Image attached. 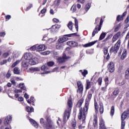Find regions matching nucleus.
Wrapping results in <instances>:
<instances>
[{"mask_svg": "<svg viewBox=\"0 0 129 129\" xmlns=\"http://www.w3.org/2000/svg\"><path fill=\"white\" fill-rule=\"evenodd\" d=\"M70 56H67L66 54L64 53L62 54V58L64 59V60H67V59H70Z\"/></svg>", "mask_w": 129, "mask_h": 129, "instance_id": "72a5a7b5", "label": "nucleus"}, {"mask_svg": "<svg viewBox=\"0 0 129 129\" xmlns=\"http://www.w3.org/2000/svg\"><path fill=\"white\" fill-rule=\"evenodd\" d=\"M90 82H88V81H87V86H86V89H89L90 88Z\"/></svg>", "mask_w": 129, "mask_h": 129, "instance_id": "58836bf2", "label": "nucleus"}, {"mask_svg": "<svg viewBox=\"0 0 129 129\" xmlns=\"http://www.w3.org/2000/svg\"><path fill=\"white\" fill-rule=\"evenodd\" d=\"M24 97L26 99H28V98H29V95L26 93L24 94Z\"/></svg>", "mask_w": 129, "mask_h": 129, "instance_id": "338daca9", "label": "nucleus"}, {"mask_svg": "<svg viewBox=\"0 0 129 129\" xmlns=\"http://www.w3.org/2000/svg\"><path fill=\"white\" fill-rule=\"evenodd\" d=\"M123 20V19L122 18V16H121V17H120V15H118V16L117 17V21L118 22H119V21H121V20Z\"/></svg>", "mask_w": 129, "mask_h": 129, "instance_id": "ea45409f", "label": "nucleus"}, {"mask_svg": "<svg viewBox=\"0 0 129 129\" xmlns=\"http://www.w3.org/2000/svg\"><path fill=\"white\" fill-rule=\"evenodd\" d=\"M89 105V103L87 100L86 101L85 107L82 109V108L80 109V113L78 115L79 119H83V122H84L85 120V117L86 115V112L88 110V106Z\"/></svg>", "mask_w": 129, "mask_h": 129, "instance_id": "f257e3e1", "label": "nucleus"}, {"mask_svg": "<svg viewBox=\"0 0 129 129\" xmlns=\"http://www.w3.org/2000/svg\"><path fill=\"white\" fill-rule=\"evenodd\" d=\"M108 70L109 72L112 73L114 71V64L113 62H110L109 64L108 65Z\"/></svg>", "mask_w": 129, "mask_h": 129, "instance_id": "423d86ee", "label": "nucleus"}, {"mask_svg": "<svg viewBox=\"0 0 129 129\" xmlns=\"http://www.w3.org/2000/svg\"><path fill=\"white\" fill-rule=\"evenodd\" d=\"M68 104L69 105V108H68L65 110L63 113V121L64 123H66V121H67L66 117H67V119H69V117H70V113L71 112V107H72V101H71V100H69L68 101Z\"/></svg>", "mask_w": 129, "mask_h": 129, "instance_id": "f03ea898", "label": "nucleus"}, {"mask_svg": "<svg viewBox=\"0 0 129 129\" xmlns=\"http://www.w3.org/2000/svg\"><path fill=\"white\" fill-rule=\"evenodd\" d=\"M77 84L80 93H82L83 91V85H82V84L80 82H78Z\"/></svg>", "mask_w": 129, "mask_h": 129, "instance_id": "f8f14e48", "label": "nucleus"}, {"mask_svg": "<svg viewBox=\"0 0 129 129\" xmlns=\"http://www.w3.org/2000/svg\"><path fill=\"white\" fill-rule=\"evenodd\" d=\"M125 79H129V68H128L125 73Z\"/></svg>", "mask_w": 129, "mask_h": 129, "instance_id": "412c9836", "label": "nucleus"}, {"mask_svg": "<svg viewBox=\"0 0 129 129\" xmlns=\"http://www.w3.org/2000/svg\"><path fill=\"white\" fill-rule=\"evenodd\" d=\"M46 9H42L41 11V14H45V13H46Z\"/></svg>", "mask_w": 129, "mask_h": 129, "instance_id": "69168bd1", "label": "nucleus"}, {"mask_svg": "<svg viewBox=\"0 0 129 129\" xmlns=\"http://www.w3.org/2000/svg\"><path fill=\"white\" fill-rule=\"evenodd\" d=\"M30 121L32 123L33 125L35 126V127H38V123H37V122L35 120H33L32 119H30Z\"/></svg>", "mask_w": 129, "mask_h": 129, "instance_id": "f3484780", "label": "nucleus"}, {"mask_svg": "<svg viewBox=\"0 0 129 129\" xmlns=\"http://www.w3.org/2000/svg\"><path fill=\"white\" fill-rule=\"evenodd\" d=\"M121 27V24H119L114 29V32H117L119 30V28Z\"/></svg>", "mask_w": 129, "mask_h": 129, "instance_id": "c756f323", "label": "nucleus"}, {"mask_svg": "<svg viewBox=\"0 0 129 129\" xmlns=\"http://www.w3.org/2000/svg\"><path fill=\"white\" fill-rule=\"evenodd\" d=\"M14 72L15 74H20V70H19V68H15L14 69Z\"/></svg>", "mask_w": 129, "mask_h": 129, "instance_id": "4be33fe9", "label": "nucleus"}, {"mask_svg": "<svg viewBox=\"0 0 129 129\" xmlns=\"http://www.w3.org/2000/svg\"><path fill=\"white\" fill-rule=\"evenodd\" d=\"M95 108L96 110V112H98V106H97V104L96 103H95Z\"/></svg>", "mask_w": 129, "mask_h": 129, "instance_id": "603ef678", "label": "nucleus"}, {"mask_svg": "<svg viewBox=\"0 0 129 129\" xmlns=\"http://www.w3.org/2000/svg\"><path fill=\"white\" fill-rule=\"evenodd\" d=\"M46 121L47 123L45 125L44 119L42 118L40 119V123H41L44 127H46L47 129H54L53 125H52V122L51 121V120H50V118H47Z\"/></svg>", "mask_w": 129, "mask_h": 129, "instance_id": "7ed1b4c3", "label": "nucleus"}, {"mask_svg": "<svg viewBox=\"0 0 129 129\" xmlns=\"http://www.w3.org/2000/svg\"><path fill=\"white\" fill-rule=\"evenodd\" d=\"M30 71H32L33 72H36V71H40V68H30L29 69Z\"/></svg>", "mask_w": 129, "mask_h": 129, "instance_id": "a211bd4d", "label": "nucleus"}, {"mask_svg": "<svg viewBox=\"0 0 129 129\" xmlns=\"http://www.w3.org/2000/svg\"><path fill=\"white\" fill-rule=\"evenodd\" d=\"M114 113V106H112L111 108L110 114L112 116Z\"/></svg>", "mask_w": 129, "mask_h": 129, "instance_id": "2f4dec72", "label": "nucleus"}, {"mask_svg": "<svg viewBox=\"0 0 129 129\" xmlns=\"http://www.w3.org/2000/svg\"><path fill=\"white\" fill-rule=\"evenodd\" d=\"M120 47V39H119L117 43L115 44L114 46H112L110 49V52H113L114 54H116Z\"/></svg>", "mask_w": 129, "mask_h": 129, "instance_id": "39448f33", "label": "nucleus"}, {"mask_svg": "<svg viewBox=\"0 0 129 129\" xmlns=\"http://www.w3.org/2000/svg\"><path fill=\"white\" fill-rule=\"evenodd\" d=\"M84 99L83 98L81 99L77 103L76 105L77 107H81V105H82V103H83Z\"/></svg>", "mask_w": 129, "mask_h": 129, "instance_id": "4468645a", "label": "nucleus"}, {"mask_svg": "<svg viewBox=\"0 0 129 129\" xmlns=\"http://www.w3.org/2000/svg\"><path fill=\"white\" fill-rule=\"evenodd\" d=\"M104 110V108H103V105H101L99 109V112L100 114H102V113H103Z\"/></svg>", "mask_w": 129, "mask_h": 129, "instance_id": "a878e982", "label": "nucleus"}, {"mask_svg": "<svg viewBox=\"0 0 129 129\" xmlns=\"http://www.w3.org/2000/svg\"><path fill=\"white\" fill-rule=\"evenodd\" d=\"M29 66V63L26 61H23L22 64V67L24 68H28V67Z\"/></svg>", "mask_w": 129, "mask_h": 129, "instance_id": "aec40b11", "label": "nucleus"}, {"mask_svg": "<svg viewBox=\"0 0 129 129\" xmlns=\"http://www.w3.org/2000/svg\"><path fill=\"white\" fill-rule=\"evenodd\" d=\"M129 117V108L127 109L126 111H125L122 113L121 118V129L124 128V126L125 125V122H124V119L127 117Z\"/></svg>", "mask_w": 129, "mask_h": 129, "instance_id": "20e7f679", "label": "nucleus"}, {"mask_svg": "<svg viewBox=\"0 0 129 129\" xmlns=\"http://www.w3.org/2000/svg\"><path fill=\"white\" fill-rule=\"evenodd\" d=\"M29 63L30 65H36V64H38V58L37 57L31 58L29 60Z\"/></svg>", "mask_w": 129, "mask_h": 129, "instance_id": "6e6552de", "label": "nucleus"}, {"mask_svg": "<svg viewBox=\"0 0 129 129\" xmlns=\"http://www.w3.org/2000/svg\"><path fill=\"white\" fill-rule=\"evenodd\" d=\"M24 100V98L22 97H20L18 98L19 101H23Z\"/></svg>", "mask_w": 129, "mask_h": 129, "instance_id": "680f3d73", "label": "nucleus"}, {"mask_svg": "<svg viewBox=\"0 0 129 129\" xmlns=\"http://www.w3.org/2000/svg\"><path fill=\"white\" fill-rule=\"evenodd\" d=\"M26 111H27V112H32L34 111V108H33V107H28L26 108Z\"/></svg>", "mask_w": 129, "mask_h": 129, "instance_id": "b1692460", "label": "nucleus"}, {"mask_svg": "<svg viewBox=\"0 0 129 129\" xmlns=\"http://www.w3.org/2000/svg\"><path fill=\"white\" fill-rule=\"evenodd\" d=\"M128 38H129V31L127 33L125 39V40H127V39H128Z\"/></svg>", "mask_w": 129, "mask_h": 129, "instance_id": "774afa93", "label": "nucleus"}, {"mask_svg": "<svg viewBox=\"0 0 129 129\" xmlns=\"http://www.w3.org/2000/svg\"><path fill=\"white\" fill-rule=\"evenodd\" d=\"M103 51L104 55H107V53H108V49L107 48H104Z\"/></svg>", "mask_w": 129, "mask_h": 129, "instance_id": "37998d69", "label": "nucleus"}, {"mask_svg": "<svg viewBox=\"0 0 129 129\" xmlns=\"http://www.w3.org/2000/svg\"><path fill=\"white\" fill-rule=\"evenodd\" d=\"M47 69H48V67H47L45 66H42L41 68V70L42 71L47 70Z\"/></svg>", "mask_w": 129, "mask_h": 129, "instance_id": "c03bdc74", "label": "nucleus"}, {"mask_svg": "<svg viewBox=\"0 0 129 129\" xmlns=\"http://www.w3.org/2000/svg\"><path fill=\"white\" fill-rule=\"evenodd\" d=\"M58 61L60 64H62V63H64L65 62V59L63 58V57H58Z\"/></svg>", "mask_w": 129, "mask_h": 129, "instance_id": "5701e85b", "label": "nucleus"}, {"mask_svg": "<svg viewBox=\"0 0 129 129\" xmlns=\"http://www.w3.org/2000/svg\"><path fill=\"white\" fill-rule=\"evenodd\" d=\"M68 27L70 30H72V27H73V24L72 22H70L68 24Z\"/></svg>", "mask_w": 129, "mask_h": 129, "instance_id": "c85d7f7f", "label": "nucleus"}, {"mask_svg": "<svg viewBox=\"0 0 129 129\" xmlns=\"http://www.w3.org/2000/svg\"><path fill=\"white\" fill-rule=\"evenodd\" d=\"M94 126L96 127V126H97V120L96 119H95L94 122H93Z\"/></svg>", "mask_w": 129, "mask_h": 129, "instance_id": "8fccbe9b", "label": "nucleus"}, {"mask_svg": "<svg viewBox=\"0 0 129 129\" xmlns=\"http://www.w3.org/2000/svg\"><path fill=\"white\" fill-rule=\"evenodd\" d=\"M106 35V34H105V33H102L100 36L99 40H103L105 37Z\"/></svg>", "mask_w": 129, "mask_h": 129, "instance_id": "7c9ffc66", "label": "nucleus"}, {"mask_svg": "<svg viewBox=\"0 0 129 129\" xmlns=\"http://www.w3.org/2000/svg\"><path fill=\"white\" fill-rule=\"evenodd\" d=\"M7 63V60H4L3 61L1 62V65H4V64H6Z\"/></svg>", "mask_w": 129, "mask_h": 129, "instance_id": "4d7b16f0", "label": "nucleus"}, {"mask_svg": "<svg viewBox=\"0 0 129 129\" xmlns=\"http://www.w3.org/2000/svg\"><path fill=\"white\" fill-rule=\"evenodd\" d=\"M120 36V32H118L115 35H114L112 40V43H114V42H115V41H116V40L118 39V37Z\"/></svg>", "mask_w": 129, "mask_h": 129, "instance_id": "9b49d317", "label": "nucleus"}, {"mask_svg": "<svg viewBox=\"0 0 129 129\" xmlns=\"http://www.w3.org/2000/svg\"><path fill=\"white\" fill-rule=\"evenodd\" d=\"M14 92H15V93H22V90H21L15 89V90H14Z\"/></svg>", "mask_w": 129, "mask_h": 129, "instance_id": "de8ad7c7", "label": "nucleus"}, {"mask_svg": "<svg viewBox=\"0 0 129 129\" xmlns=\"http://www.w3.org/2000/svg\"><path fill=\"white\" fill-rule=\"evenodd\" d=\"M118 93H119V89H118V88H116L113 92V95L116 96Z\"/></svg>", "mask_w": 129, "mask_h": 129, "instance_id": "bb28decb", "label": "nucleus"}, {"mask_svg": "<svg viewBox=\"0 0 129 129\" xmlns=\"http://www.w3.org/2000/svg\"><path fill=\"white\" fill-rule=\"evenodd\" d=\"M105 82L106 85H108V78H107L105 79Z\"/></svg>", "mask_w": 129, "mask_h": 129, "instance_id": "e2e57ef3", "label": "nucleus"}, {"mask_svg": "<svg viewBox=\"0 0 129 129\" xmlns=\"http://www.w3.org/2000/svg\"><path fill=\"white\" fill-rule=\"evenodd\" d=\"M53 21L54 22V23H55L56 24V23H59V20L56 19V18H54L53 19Z\"/></svg>", "mask_w": 129, "mask_h": 129, "instance_id": "5fc2aeb1", "label": "nucleus"}, {"mask_svg": "<svg viewBox=\"0 0 129 129\" xmlns=\"http://www.w3.org/2000/svg\"><path fill=\"white\" fill-rule=\"evenodd\" d=\"M33 58V55L30 53H26L24 54V58L26 60H29V61Z\"/></svg>", "mask_w": 129, "mask_h": 129, "instance_id": "9d476101", "label": "nucleus"}, {"mask_svg": "<svg viewBox=\"0 0 129 129\" xmlns=\"http://www.w3.org/2000/svg\"><path fill=\"white\" fill-rule=\"evenodd\" d=\"M56 49H58V50H60V48H61V44H58L56 45Z\"/></svg>", "mask_w": 129, "mask_h": 129, "instance_id": "864d4df0", "label": "nucleus"}, {"mask_svg": "<svg viewBox=\"0 0 129 129\" xmlns=\"http://www.w3.org/2000/svg\"><path fill=\"white\" fill-rule=\"evenodd\" d=\"M19 63H20V60H17L16 61H15L14 63H13L12 65V68H14V67H16V66L17 65H18V64H19Z\"/></svg>", "mask_w": 129, "mask_h": 129, "instance_id": "473e14b6", "label": "nucleus"}, {"mask_svg": "<svg viewBox=\"0 0 129 129\" xmlns=\"http://www.w3.org/2000/svg\"><path fill=\"white\" fill-rule=\"evenodd\" d=\"M72 43H73V41H68L67 42V45H68V46H70L71 47L72 46Z\"/></svg>", "mask_w": 129, "mask_h": 129, "instance_id": "3c124183", "label": "nucleus"}, {"mask_svg": "<svg viewBox=\"0 0 129 129\" xmlns=\"http://www.w3.org/2000/svg\"><path fill=\"white\" fill-rule=\"evenodd\" d=\"M19 87L23 90H26V86H24V83H20L19 84Z\"/></svg>", "mask_w": 129, "mask_h": 129, "instance_id": "cd10ccee", "label": "nucleus"}, {"mask_svg": "<svg viewBox=\"0 0 129 129\" xmlns=\"http://www.w3.org/2000/svg\"><path fill=\"white\" fill-rule=\"evenodd\" d=\"M6 35V33L5 32H1L0 33V37H4Z\"/></svg>", "mask_w": 129, "mask_h": 129, "instance_id": "13d9d810", "label": "nucleus"}, {"mask_svg": "<svg viewBox=\"0 0 129 129\" xmlns=\"http://www.w3.org/2000/svg\"><path fill=\"white\" fill-rule=\"evenodd\" d=\"M72 125L73 127H75V126H76V122H73L72 123Z\"/></svg>", "mask_w": 129, "mask_h": 129, "instance_id": "0e129e2a", "label": "nucleus"}, {"mask_svg": "<svg viewBox=\"0 0 129 129\" xmlns=\"http://www.w3.org/2000/svg\"><path fill=\"white\" fill-rule=\"evenodd\" d=\"M11 82L12 84H13L14 86H16V81H15V80H14V79H11Z\"/></svg>", "mask_w": 129, "mask_h": 129, "instance_id": "a18cd8bd", "label": "nucleus"}, {"mask_svg": "<svg viewBox=\"0 0 129 129\" xmlns=\"http://www.w3.org/2000/svg\"><path fill=\"white\" fill-rule=\"evenodd\" d=\"M98 82L99 85H101V83L102 82V78H99L98 80Z\"/></svg>", "mask_w": 129, "mask_h": 129, "instance_id": "a19ab883", "label": "nucleus"}, {"mask_svg": "<svg viewBox=\"0 0 129 129\" xmlns=\"http://www.w3.org/2000/svg\"><path fill=\"white\" fill-rule=\"evenodd\" d=\"M71 10H72L73 11V13H74V12H75L76 11V6L73 5L71 7Z\"/></svg>", "mask_w": 129, "mask_h": 129, "instance_id": "e433bc0d", "label": "nucleus"}, {"mask_svg": "<svg viewBox=\"0 0 129 129\" xmlns=\"http://www.w3.org/2000/svg\"><path fill=\"white\" fill-rule=\"evenodd\" d=\"M125 83V81H123L121 82V83H119V86H121L123 85Z\"/></svg>", "mask_w": 129, "mask_h": 129, "instance_id": "bf43d9fd", "label": "nucleus"}, {"mask_svg": "<svg viewBox=\"0 0 129 129\" xmlns=\"http://www.w3.org/2000/svg\"><path fill=\"white\" fill-rule=\"evenodd\" d=\"M88 72L86 70H84V72H82V75H83V76L85 77L86 76V74H87Z\"/></svg>", "mask_w": 129, "mask_h": 129, "instance_id": "49530a36", "label": "nucleus"}, {"mask_svg": "<svg viewBox=\"0 0 129 129\" xmlns=\"http://www.w3.org/2000/svg\"><path fill=\"white\" fill-rule=\"evenodd\" d=\"M75 28L77 31V32L78 31V20L76 19L75 20Z\"/></svg>", "mask_w": 129, "mask_h": 129, "instance_id": "393cba45", "label": "nucleus"}, {"mask_svg": "<svg viewBox=\"0 0 129 129\" xmlns=\"http://www.w3.org/2000/svg\"><path fill=\"white\" fill-rule=\"evenodd\" d=\"M97 29H98V31H100V30H101V26H100L99 25H97L96 27V28H95V29L93 31L92 37H94V36H95V34H97V33H98V32L97 31Z\"/></svg>", "mask_w": 129, "mask_h": 129, "instance_id": "1a4fd4ad", "label": "nucleus"}, {"mask_svg": "<svg viewBox=\"0 0 129 129\" xmlns=\"http://www.w3.org/2000/svg\"><path fill=\"white\" fill-rule=\"evenodd\" d=\"M89 9H90V5H89V4H87L86 7L85 8V11L87 12V11H88Z\"/></svg>", "mask_w": 129, "mask_h": 129, "instance_id": "4c0bfd02", "label": "nucleus"}, {"mask_svg": "<svg viewBox=\"0 0 129 129\" xmlns=\"http://www.w3.org/2000/svg\"><path fill=\"white\" fill-rule=\"evenodd\" d=\"M78 3H80L81 4H84L85 1L84 0H78Z\"/></svg>", "mask_w": 129, "mask_h": 129, "instance_id": "052dcab7", "label": "nucleus"}, {"mask_svg": "<svg viewBox=\"0 0 129 129\" xmlns=\"http://www.w3.org/2000/svg\"><path fill=\"white\" fill-rule=\"evenodd\" d=\"M42 55H49L50 54V51H44L41 53Z\"/></svg>", "mask_w": 129, "mask_h": 129, "instance_id": "79ce46f5", "label": "nucleus"}, {"mask_svg": "<svg viewBox=\"0 0 129 129\" xmlns=\"http://www.w3.org/2000/svg\"><path fill=\"white\" fill-rule=\"evenodd\" d=\"M78 46V43L73 41L72 44V47H77Z\"/></svg>", "mask_w": 129, "mask_h": 129, "instance_id": "f704fd0d", "label": "nucleus"}, {"mask_svg": "<svg viewBox=\"0 0 129 129\" xmlns=\"http://www.w3.org/2000/svg\"><path fill=\"white\" fill-rule=\"evenodd\" d=\"M11 72H10V71H8V73L6 75V76L7 77V78H10V77H11Z\"/></svg>", "mask_w": 129, "mask_h": 129, "instance_id": "09e8293b", "label": "nucleus"}, {"mask_svg": "<svg viewBox=\"0 0 129 129\" xmlns=\"http://www.w3.org/2000/svg\"><path fill=\"white\" fill-rule=\"evenodd\" d=\"M55 64V63L53 61H49L47 62L48 66H49L50 67H52V66H53V65Z\"/></svg>", "mask_w": 129, "mask_h": 129, "instance_id": "c9c22d12", "label": "nucleus"}, {"mask_svg": "<svg viewBox=\"0 0 129 129\" xmlns=\"http://www.w3.org/2000/svg\"><path fill=\"white\" fill-rule=\"evenodd\" d=\"M76 35V33H73V34L66 35V36H67V37H71L72 36H75Z\"/></svg>", "mask_w": 129, "mask_h": 129, "instance_id": "6e6d98bb", "label": "nucleus"}, {"mask_svg": "<svg viewBox=\"0 0 129 129\" xmlns=\"http://www.w3.org/2000/svg\"><path fill=\"white\" fill-rule=\"evenodd\" d=\"M36 50L37 52H42V51L46 50V46L44 44H41L36 47Z\"/></svg>", "mask_w": 129, "mask_h": 129, "instance_id": "0eeeda50", "label": "nucleus"}, {"mask_svg": "<svg viewBox=\"0 0 129 129\" xmlns=\"http://www.w3.org/2000/svg\"><path fill=\"white\" fill-rule=\"evenodd\" d=\"M12 116H8L4 120V124L7 125V124H9V123H10V121L11 120H12Z\"/></svg>", "mask_w": 129, "mask_h": 129, "instance_id": "ddd939ff", "label": "nucleus"}, {"mask_svg": "<svg viewBox=\"0 0 129 129\" xmlns=\"http://www.w3.org/2000/svg\"><path fill=\"white\" fill-rule=\"evenodd\" d=\"M95 43H96V41H93V42H90L89 43L86 44L84 45V47H85V48L87 47H90L91 46H93V45H94V44H95Z\"/></svg>", "mask_w": 129, "mask_h": 129, "instance_id": "dca6fc26", "label": "nucleus"}, {"mask_svg": "<svg viewBox=\"0 0 129 129\" xmlns=\"http://www.w3.org/2000/svg\"><path fill=\"white\" fill-rule=\"evenodd\" d=\"M66 41H68V38L66 37H61L58 39L59 43H64V42H66Z\"/></svg>", "mask_w": 129, "mask_h": 129, "instance_id": "2eb2a0df", "label": "nucleus"}, {"mask_svg": "<svg viewBox=\"0 0 129 129\" xmlns=\"http://www.w3.org/2000/svg\"><path fill=\"white\" fill-rule=\"evenodd\" d=\"M126 56V49H124L123 52L122 53L121 56V59L122 60H123L125 58Z\"/></svg>", "mask_w": 129, "mask_h": 129, "instance_id": "6ab92c4d", "label": "nucleus"}]
</instances>
